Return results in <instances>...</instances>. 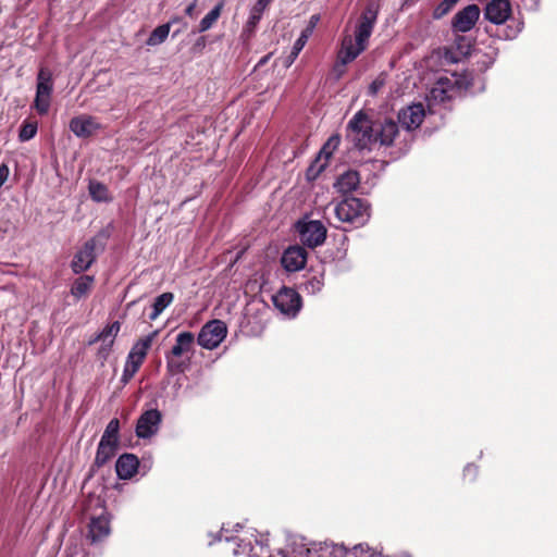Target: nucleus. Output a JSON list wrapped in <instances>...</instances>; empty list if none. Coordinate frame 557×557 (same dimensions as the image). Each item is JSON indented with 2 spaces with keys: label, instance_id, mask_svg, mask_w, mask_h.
<instances>
[{
  "label": "nucleus",
  "instance_id": "obj_4",
  "mask_svg": "<svg viewBox=\"0 0 557 557\" xmlns=\"http://www.w3.org/2000/svg\"><path fill=\"white\" fill-rule=\"evenodd\" d=\"M53 90L52 74L48 69H40L37 75L34 108L40 115L48 113Z\"/></svg>",
  "mask_w": 557,
  "mask_h": 557
},
{
  "label": "nucleus",
  "instance_id": "obj_21",
  "mask_svg": "<svg viewBox=\"0 0 557 557\" xmlns=\"http://www.w3.org/2000/svg\"><path fill=\"white\" fill-rule=\"evenodd\" d=\"M195 342V336L190 332H182L177 334L175 344L171 349V356L181 357L191 350Z\"/></svg>",
  "mask_w": 557,
  "mask_h": 557
},
{
  "label": "nucleus",
  "instance_id": "obj_29",
  "mask_svg": "<svg viewBox=\"0 0 557 557\" xmlns=\"http://www.w3.org/2000/svg\"><path fill=\"white\" fill-rule=\"evenodd\" d=\"M223 9V3H218L208 14L203 16L199 24V32H207L219 20Z\"/></svg>",
  "mask_w": 557,
  "mask_h": 557
},
{
  "label": "nucleus",
  "instance_id": "obj_43",
  "mask_svg": "<svg viewBox=\"0 0 557 557\" xmlns=\"http://www.w3.org/2000/svg\"><path fill=\"white\" fill-rule=\"evenodd\" d=\"M67 557H87V553L83 548L74 547L69 549Z\"/></svg>",
  "mask_w": 557,
  "mask_h": 557
},
{
  "label": "nucleus",
  "instance_id": "obj_40",
  "mask_svg": "<svg viewBox=\"0 0 557 557\" xmlns=\"http://www.w3.org/2000/svg\"><path fill=\"white\" fill-rule=\"evenodd\" d=\"M435 85H442V87H448L450 89V94L454 90L455 83L447 76H440Z\"/></svg>",
  "mask_w": 557,
  "mask_h": 557
},
{
  "label": "nucleus",
  "instance_id": "obj_20",
  "mask_svg": "<svg viewBox=\"0 0 557 557\" xmlns=\"http://www.w3.org/2000/svg\"><path fill=\"white\" fill-rule=\"evenodd\" d=\"M360 184V176L357 171L349 170L341 174L334 183V188L345 195L352 193Z\"/></svg>",
  "mask_w": 557,
  "mask_h": 557
},
{
  "label": "nucleus",
  "instance_id": "obj_35",
  "mask_svg": "<svg viewBox=\"0 0 557 557\" xmlns=\"http://www.w3.org/2000/svg\"><path fill=\"white\" fill-rule=\"evenodd\" d=\"M459 0H443L433 11V16L435 18H442L446 15L458 2Z\"/></svg>",
  "mask_w": 557,
  "mask_h": 557
},
{
  "label": "nucleus",
  "instance_id": "obj_18",
  "mask_svg": "<svg viewBox=\"0 0 557 557\" xmlns=\"http://www.w3.org/2000/svg\"><path fill=\"white\" fill-rule=\"evenodd\" d=\"M139 467L138 458L133 454L121 455L115 463L116 475L121 480H128L135 475Z\"/></svg>",
  "mask_w": 557,
  "mask_h": 557
},
{
  "label": "nucleus",
  "instance_id": "obj_6",
  "mask_svg": "<svg viewBox=\"0 0 557 557\" xmlns=\"http://www.w3.org/2000/svg\"><path fill=\"white\" fill-rule=\"evenodd\" d=\"M272 300L274 307L287 318H295L301 308V298L293 288H281Z\"/></svg>",
  "mask_w": 557,
  "mask_h": 557
},
{
  "label": "nucleus",
  "instance_id": "obj_28",
  "mask_svg": "<svg viewBox=\"0 0 557 557\" xmlns=\"http://www.w3.org/2000/svg\"><path fill=\"white\" fill-rule=\"evenodd\" d=\"M174 22H175V20H173L169 23L162 24V25L158 26L157 28H154L152 30V33L150 34L149 38L147 39V45L154 47V46H158V45H161L162 42H164L169 36L171 24Z\"/></svg>",
  "mask_w": 557,
  "mask_h": 557
},
{
  "label": "nucleus",
  "instance_id": "obj_11",
  "mask_svg": "<svg viewBox=\"0 0 557 557\" xmlns=\"http://www.w3.org/2000/svg\"><path fill=\"white\" fill-rule=\"evenodd\" d=\"M95 249L96 240L91 238L75 253L71 264L74 273L79 274L90 268L96 259Z\"/></svg>",
  "mask_w": 557,
  "mask_h": 557
},
{
  "label": "nucleus",
  "instance_id": "obj_33",
  "mask_svg": "<svg viewBox=\"0 0 557 557\" xmlns=\"http://www.w3.org/2000/svg\"><path fill=\"white\" fill-rule=\"evenodd\" d=\"M323 286V275H313L304 283V290L309 295H315L322 290Z\"/></svg>",
  "mask_w": 557,
  "mask_h": 557
},
{
  "label": "nucleus",
  "instance_id": "obj_5",
  "mask_svg": "<svg viewBox=\"0 0 557 557\" xmlns=\"http://www.w3.org/2000/svg\"><path fill=\"white\" fill-rule=\"evenodd\" d=\"M227 326L221 320L207 322L198 334L197 342L205 349H215L226 337Z\"/></svg>",
  "mask_w": 557,
  "mask_h": 557
},
{
  "label": "nucleus",
  "instance_id": "obj_16",
  "mask_svg": "<svg viewBox=\"0 0 557 557\" xmlns=\"http://www.w3.org/2000/svg\"><path fill=\"white\" fill-rule=\"evenodd\" d=\"M510 13L511 7L508 0H492L484 10L485 18L496 25L505 23Z\"/></svg>",
  "mask_w": 557,
  "mask_h": 557
},
{
  "label": "nucleus",
  "instance_id": "obj_13",
  "mask_svg": "<svg viewBox=\"0 0 557 557\" xmlns=\"http://www.w3.org/2000/svg\"><path fill=\"white\" fill-rule=\"evenodd\" d=\"M341 143L339 136H332L327 139V141L323 145L321 148L317 159L314 162L310 165L308 170V175H318L320 172H322L327 163L334 151L338 148Z\"/></svg>",
  "mask_w": 557,
  "mask_h": 557
},
{
  "label": "nucleus",
  "instance_id": "obj_24",
  "mask_svg": "<svg viewBox=\"0 0 557 557\" xmlns=\"http://www.w3.org/2000/svg\"><path fill=\"white\" fill-rule=\"evenodd\" d=\"M174 299V295L172 293H163L159 295L152 305V312L149 314V319L151 321L156 320L165 308H168Z\"/></svg>",
  "mask_w": 557,
  "mask_h": 557
},
{
  "label": "nucleus",
  "instance_id": "obj_44",
  "mask_svg": "<svg viewBox=\"0 0 557 557\" xmlns=\"http://www.w3.org/2000/svg\"><path fill=\"white\" fill-rule=\"evenodd\" d=\"M197 3L196 1L189 3L187 8L185 9L186 15L194 17L195 16V10H196Z\"/></svg>",
  "mask_w": 557,
  "mask_h": 557
},
{
  "label": "nucleus",
  "instance_id": "obj_8",
  "mask_svg": "<svg viewBox=\"0 0 557 557\" xmlns=\"http://www.w3.org/2000/svg\"><path fill=\"white\" fill-rule=\"evenodd\" d=\"M162 422V413L158 409L144 411L136 423L135 433L138 438L147 440L154 436Z\"/></svg>",
  "mask_w": 557,
  "mask_h": 557
},
{
  "label": "nucleus",
  "instance_id": "obj_39",
  "mask_svg": "<svg viewBox=\"0 0 557 557\" xmlns=\"http://www.w3.org/2000/svg\"><path fill=\"white\" fill-rule=\"evenodd\" d=\"M384 85V79L382 78H376L374 79L371 85L369 86V92L371 95H376L379 92V90L383 87Z\"/></svg>",
  "mask_w": 557,
  "mask_h": 557
},
{
  "label": "nucleus",
  "instance_id": "obj_9",
  "mask_svg": "<svg viewBox=\"0 0 557 557\" xmlns=\"http://www.w3.org/2000/svg\"><path fill=\"white\" fill-rule=\"evenodd\" d=\"M480 17V9L476 4H469L458 11L451 22L454 32L467 33L471 30Z\"/></svg>",
  "mask_w": 557,
  "mask_h": 557
},
{
  "label": "nucleus",
  "instance_id": "obj_7",
  "mask_svg": "<svg viewBox=\"0 0 557 557\" xmlns=\"http://www.w3.org/2000/svg\"><path fill=\"white\" fill-rule=\"evenodd\" d=\"M297 228L301 243L309 248H315L322 245L326 238V228L320 221L310 220L299 222Z\"/></svg>",
  "mask_w": 557,
  "mask_h": 557
},
{
  "label": "nucleus",
  "instance_id": "obj_36",
  "mask_svg": "<svg viewBox=\"0 0 557 557\" xmlns=\"http://www.w3.org/2000/svg\"><path fill=\"white\" fill-rule=\"evenodd\" d=\"M307 39L305 36H299L297 40L294 42V46L292 48L290 54L288 57L287 65L289 66L299 55L300 51L304 49V47L307 44Z\"/></svg>",
  "mask_w": 557,
  "mask_h": 557
},
{
  "label": "nucleus",
  "instance_id": "obj_32",
  "mask_svg": "<svg viewBox=\"0 0 557 557\" xmlns=\"http://www.w3.org/2000/svg\"><path fill=\"white\" fill-rule=\"evenodd\" d=\"M120 421L114 418L107 424L106 430L101 436L102 441L117 444L119 442Z\"/></svg>",
  "mask_w": 557,
  "mask_h": 557
},
{
  "label": "nucleus",
  "instance_id": "obj_22",
  "mask_svg": "<svg viewBox=\"0 0 557 557\" xmlns=\"http://www.w3.org/2000/svg\"><path fill=\"white\" fill-rule=\"evenodd\" d=\"M116 449L117 444L100 440L95 458L96 466L106 465L115 455Z\"/></svg>",
  "mask_w": 557,
  "mask_h": 557
},
{
  "label": "nucleus",
  "instance_id": "obj_3",
  "mask_svg": "<svg viewBox=\"0 0 557 557\" xmlns=\"http://www.w3.org/2000/svg\"><path fill=\"white\" fill-rule=\"evenodd\" d=\"M346 137L360 150L371 149L374 145V127L362 111L357 112L348 122Z\"/></svg>",
  "mask_w": 557,
  "mask_h": 557
},
{
  "label": "nucleus",
  "instance_id": "obj_23",
  "mask_svg": "<svg viewBox=\"0 0 557 557\" xmlns=\"http://www.w3.org/2000/svg\"><path fill=\"white\" fill-rule=\"evenodd\" d=\"M94 276L83 275L75 280L71 287V295L76 299H81L88 295L94 285Z\"/></svg>",
  "mask_w": 557,
  "mask_h": 557
},
{
  "label": "nucleus",
  "instance_id": "obj_17",
  "mask_svg": "<svg viewBox=\"0 0 557 557\" xmlns=\"http://www.w3.org/2000/svg\"><path fill=\"white\" fill-rule=\"evenodd\" d=\"M283 268L288 272L301 270L307 262V251L300 246L288 247L281 259Z\"/></svg>",
  "mask_w": 557,
  "mask_h": 557
},
{
  "label": "nucleus",
  "instance_id": "obj_34",
  "mask_svg": "<svg viewBox=\"0 0 557 557\" xmlns=\"http://www.w3.org/2000/svg\"><path fill=\"white\" fill-rule=\"evenodd\" d=\"M37 129H38L37 122L25 121L20 128V133H18L20 141L24 143V141H28L32 138H34L35 135L37 134Z\"/></svg>",
  "mask_w": 557,
  "mask_h": 557
},
{
  "label": "nucleus",
  "instance_id": "obj_10",
  "mask_svg": "<svg viewBox=\"0 0 557 557\" xmlns=\"http://www.w3.org/2000/svg\"><path fill=\"white\" fill-rule=\"evenodd\" d=\"M110 532V517L106 509L102 508L99 515L90 518L87 537L91 543H98L108 537Z\"/></svg>",
  "mask_w": 557,
  "mask_h": 557
},
{
  "label": "nucleus",
  "instance_id": "obj_46",
  "mask_svg": "<svg viewBox=\"0 0 557 557\" xmlns=\"http://www.w3.org/2000/svg\"><path fill=\"white\" fill-rule=\"evenodd\" d=\"M166 360H168V367H169V368H173V367H174V363H173V361L170 359V356H166Z\"/></svg>",
  "mask_w": 557,
  "mask_h": 557
},
{
  "label": "nucleus",
  "instance_id": "obj_42",
  "mask_svg": "<svg viewBox=\"0 0 557 557\" xmlns=\"http://www.w3.org/2000/svg\"><path fill=\"white\" fill-rule=\"evenodd\" d=\"M9 168L5 164L0 165V188L3 186V184L7 182L9 177Z\"/></svg>",
  "mask_w": 557,
  "mask_h": 557
},
{
  "label": "nucleus",
  "instance_id": "obj_38",
  "mask_svg": "<svg viewBox=\"0 0 557 557\" xmlns=\"http://www.w3.org/2000/svg\"><path fill=\"white\" fill-rule=\"evenodd\" d=\"M273 0H257L256 4L252 7L251 10L262 15L263 12L265 11V9L268 8V5Z\"/></svg>",
  "mask_w": 557,
  "mask_h": 557
},
{
  "label": "nucleus",
  "instance_id": "obj_1",
  "mask_svg": "<svg viewBox=\"0 0 557 557\" xmlns=\"http://www.w3.org/2000/svg\"><path fill=\"white\" fill-rule=\"evenodd\" d=\"M376 18V9L373 5L367 7L356 24L354 36L348 34L343 37L335 65L339 75L344 72L345 65L352 62L367 49Z\"/></svg>",
  "mask_w": 557,
  "mask_h": 557
},
{
  "label": "nucleus",
  "instance_id": "obj_30",
  "mask_svg": "<svg viewBox=\"0 0 557 557\" xmlns=\"http://www.w3.org/2000/svg\"><path fill=\"white\" fill-rule=\"evenodd\" d=\"M450 97L451 94L448 87H442V85H434L428 95V101L430 103H442L450 99Z\"/></svg>",
  "mask_w": 557,
  "mask_h": 557
},
{
  "label": "nucleus",
  "instance_id": "obj_27",
  "mask_svg": "<svg viewBox=\"0 0 557 557\" xmlns=\"http://www.w3.org/2000/svg\"><path fill=\"white\" fill-rule=\"evenodd\" d=\"M89 195L97 202H108L111 200L108 187L97 181H90L88 186Z\"/></svg>",
  "mask_w": 557,
  "mask_h": 557
},
{
  "label": "nucleus",
  "instance_id": "obj_25",
  "mask_svg": "<svg viewBox=\"0 0 557 557\" xmlns=\"http://www.w3.org/2000/svg\"><path fill=\"white\" fill-rule=\"evenodd\" d=\"M157 335V332H152L151 334L138 339L133 347L131 348L129 352L133 355L139 357L141 360H145L148 350L150 349L152 342Z\"/></svg>",
  "mask_w": 557,
  "mask_h": 557
},
{
  "label": "nucleus",
  "instance_id": "obj_31",
  "mask_svg": "<svg viewBox=\"0 0 557 557\" xmlns=\"http://www.w3.org/2000/svg\"><path fill=\"white\" fill-rule=\"evenodd\" d=\"M261 17H262L261 14L250 10L249 17H248V20L243 28V32H242L243 38H245L247 40L252 37Z\"/></svg>",
  "mask_w": 557,
  "mask_h": 557
},
{
  "label": "nucleus",
  "instance_id": "obj_45",
  "mask_svg": "<svg viewBox=\"0 0 557 557\" xmlns=\"http://www.w3.org/2000/svg\"><path fill=\"white\" fill-rule=\"evenodd\" d=\"M270 57H271V54H268V55L261 58L257 65L258 66L264 65L268 62V60L270 59Z\"/></svg>",
  "mask_w": 557,
  "mask_h": 557
},
{
  "label": "nucleus",
  "instance_id": "obj_12",
  "mask_svg": "<svg viewBox=\"0 0 557 557\" xmlns=\"http://www.w3.org/2000/svg\"><path fill=\"white\" fill-rule=\"evenodd\" d=\"M424 116L425 111L422 103H412L399 111L398 121L405 129L412 131L421 125Z\"/></svg>",
  "mask_w": 557,
  "mask_h": 557
},
{
  "label": "nucleus",
  "instance_id": "obj_37",
  "mask_svg": "<svg viewBox=\"0 0 557 557\" xmlns=\"http://www.w3.org/2000/svg\"><path fill=\"white\" fill-rule=\"evenodd\" d=\"M320 22V15L313 14L309 18L308 25L306 28L301 32L300 36H305V38L308 40L309 37L312 35L314 28L317 27L318 23Z\"/></svg>",
  "mask_w": 557,
  "mask_h": 557
},
{
  "label": "nucleus",
  "instance_id": "obj_15",
  "mask_svg": "<svg viewBox=\"0 0 557 557\" xmlns=\"http://www.w3.org/2000/svg\"><path fill=\"white\" fill-rule=\"evenodd\" d=\"M71 132L78 138H87L100 129V124L96 117L82 114L73 117L69 125Z\"/></svg>",
  "mask_w": 557,
  "mask_h": 557
},
{
  "label": "nucleus",
  "instance_id": "obj_41",
  "mask_svg": "<svg viewBox=\"0 0 557 557\" xmlns=\"http://www.w3.org/2000/svg\"><path fill=\"white\" fill-rule=\"evenodd\" d=\"M478 469L473 465H468L463 470L465 478H469V480H473L476 476Z\"/></svg>",
  "mask_w": 557,
  "mask_h": 557
},
{
  "label": "nucleus",
  "instance_id": "obj_14",
  "mask_svg": "<svg viewBox=\"0 0 557 557\" xmlns=\"http://www.w3.org/2000/svg\"><path fill=\"white\" fill-rule=\"evenodd\" d=\"M121 330V323L119 321H114L111 324L106 325L99 334L96 335L95 338L89 341V344H94L96 342H101V346L99 348V356L102 358H107L111 351V348L114 344V339L117 336Z\"/></svg>",
  "mask_w": 557,
  "mask_h": 557
},
{
  "label": "nucleus",
  "instance_id": "obj_26",
  "mask_svg": "<svg viewBox=\"0 0 557 557\" xmlns=\"http://www.w3.org/2000/svg\"><path fill=\"white\" fill-rule=\"evenodd\" d=\"M143 362H144V360H141L139 357L133 355L132 352H128L126 362H125L124 369H123L122 381L124 383H127L135 375V373L139 370Z\"/></svg>",
  "mask_w": 557,
  "mask_h": 557
},
{
  "label": "nucleus",
  "instance_id": "obj_2",
  "mask_svg": "<svg viewBox=\"0 0 557 557\" xmlns=\"http://www.w3.org/2000/svg\"><path fill=\"white\" fill-rule=\"evenodd\" d=\"M333 212L339 222L356 227L364 225L370 219L369 205L359 198L349 197L335 205Z\"/></svg>",
  "mask_w": 557,
  "mask_h": 557
},
{
  "label": "nucleus",
  "instance_id": "obj_19",
  "mask_svg": "<svg viewBox=\"0 0 557 557\" xmlns=\"http://www.w3.org/2000/svg\"><path fill=\"white\" fill-rule=\"evenodd\" d=\"M397 134V124L392 120H386L374 127V145L391 146Z\"/></svg>",
  "mask_w": 557,
  "mask_h": 557
}]
</instances>
